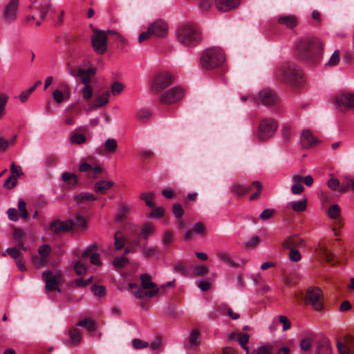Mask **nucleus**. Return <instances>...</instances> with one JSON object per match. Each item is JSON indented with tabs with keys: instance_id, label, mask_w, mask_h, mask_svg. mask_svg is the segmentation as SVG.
Instances as JSON below:
<instances>
[{
	"instance_id": "obj_1",
	"label": "nucleus",
	"mask_w": 354,
	"mask_h": 354,
	"mask_svg": "<svg viewBox=\"0 0 354 354\" xmlns=\"http://www.w3.org/2000/svg\"><path fill=\"white\" fill-rule=\"evenodd\" d=\"M295 49L301 59L310 64H317L322 58L324 46L317 37H302L297 40Z\"/></svg>"
},
{
	"instance_id": "obj_2",
	"label": "nucleus",
	"mask_w": 354,
	"mask_h": 354,
	"mask_svg": "<svg viewBox=\"0 0 354 354\" xmlns=\"http://www.w3.org/2000/svg\"><path fill=\"white\" fill-rule=\"evenodd\" d=\"M275 75L278 80L291 86L301 84L303 78L301 68L292 62L282 63L276 69Z\"/></svg>"
},
{
	"instance_id": "obj_3",
	"label": "nucleus",
	"mask_w": 354,
	"mask_h": 354,
	"mask_svg": "<svg viewBox=\"0 0 354 354\" xmlns=\"http://www.w3.org/2000/svg\"><path fill=\"white\" fill-rule=\"evenodd\" d=\"M225 55L219 47H210L205 49L201 57L200 64L201 67L207 71L215 69L225 62Z\"/></svg>"
},
{
	"instance_id": "obj_4",
	"label": "nucleus",
	"mask_w": 354,
	"mask_h": 354,
	"mask_svg": "<svg viewBox=\"0 0 354 354\" xmlns=\"http://www.w3.org/2000/svg\"><path fill=\"white\" fill-rule=\"evenodd\" d=\"M176 34L178 41L187 46L196 45L201 39L198 29L190 24H185L178 26Z\"/></svg>"
},
{
	"instance_id": "obj_5",
	"label": "nucleus",
	"mask_w": 354,
	"mask_h": 354,
	"mask_svg": "<svg viewBox=\"0 0 354 354\" xmlns=\"http://www.w3.org/2000/svg\"><path fill=\"white\" fill-rule=\"evenodd\" d=\"M278 128L277 122L272 118H264L259 125L257 130L258 138L261 141H266L272 138Z\"/></svg>"
},
{
	"instance_id": "obj_6",
	"label": "nucleus",
	"mask_w": 354,
	"mask_h": 354,
	"mask_svg": "<svg viewBox=\"0 0 354 354\" xmlns=\"http://www.w3.org/2000/svg\"><path fill=\"white\" fill-rule=\"evenodd\" d=\"M109 33L98 29H94L91 37V44L94 51L98 55H103L107 49V36Z\"/></svg>"
},
{
	"instance_id": "obj_7",
	"label": "nucleus",
	"mask_w": 354,
	"mask_h": 354,
	"mask_svg": "<svg viewBox=\"0 0 354 354\" xmlns=\"http://www.w3.org/2000/svg\"><path fill=\"white\" fill-rule=\"evenodd\" d=\"M62 274L60 271L53 273L50 270H45L42 273V279L45 281V288L46 291H57L61 292L59 286L62 282Z\"/></svg>"
},
{
	"instance_id": "obj_8",
	"label": "nucleus",
	"mask_w": 354,
	"mask_h": 354,
	"mask_svg": "<svg viewBox=\"0 0 354 354\" xmlns=\"http://www.w3.org/2000/svg\"><path fill=\"white\" fill-rule=\"evenodd\" d=\"M171 75L167 72H160L156 74L153 80L151 89L153 93H158L172 84Z\"/></svg>"
},
{
	"instance_id": "obj_9",
	"label": "nucleus",
	"mask_w": 354,
	"mask_h": 354,
	"mask_svg": "<svg viewBox=\"0 0 354 354\" xmlns=\"http://www.w3.org/2000/svg\"><path fill=\"white\" fill-rule=\"evenodd\" d=\"M335 105L342 112L348 110L354 111V94L350 93H339L335 97Z\"/></svg>"
},
{
	"instance_id": "obj_10",
	"label": "nucleus",
	"mask_w": 354,
	"mask_h": 354,
	"mask_svg": "<svg viewBox=\"0 0 354 354\" xmlns=\"http://www.w3.org/2000/svg\"><path fill=\"white\" fill-rule=\"evenodd\" d=\"M322 291L317 287H311L306 290V301L315 310H321L323 307L322 301Z\"/></svg>"
},
{
	"instance_id": "obj_11",
	"label": "nucleus",
	"mask_w": 354,
	"mask_h": 354,
	"mask_svg": "<svg viewBox=\"0 0 354 354\" xmlns=\"http://www.w3.org/2000/svg\"><path fill=\"white\" fill-rule=\"evenodd\" d=\"M184 96V91L180 87H174L161 94L160 102L164 104H174L180 101Z\"/></svg>"
},
{
	"instance_id": "obj_12",
	"label": "nucleus",
	"mask_w": 354,
	"mask_h": 354,
	"mask_svg": "<svg viewBox=\"0 0 354 354\" xmlns=\"http://www.w3.org/2000/svg\"><path fill=\"white\" fill-rule=\"evenodd\" d=\"M279 98L276 93L270 88H263L256 97V103L263 104L266 106L276 105L279 103Z\"/></svg>"
},
{
	"instance_id": "obj_13",
	"label": "nucleus",
	"mask_w": 354,
	"mask_h": 354,
	"mask_svg": "<svg viewBox=\"0 0 354 354\" xmlns=\"http://www.w3.org/2000/svg\"><path fill=\"white\" fill-rule=\"evenodd\" d=\"M140 281L142 289L145 290V297L152 298L160 292L157 284L151 281V277L145 273L140 275Z\"/></svg>"
},
{
	"instance_id": "obj_14",
	"label": "nucleus",
	"mask_w": 354,
	"mask_h": 354,
	"mask_svg": "<svg viewBox=\"0 0 354 354\" xmlns=\"http://www.w3.org/2000/svg\"><path fill=\"white\" fill-rule=\"evenodd\" d=\"M30 8L37 10L39 13V17L41 19H45L46 15L49 12L52 18L55 17V11L52 9V4L50 1H34L30 6Z\"/></svg>"
},
{
	"instance_id": "obj_15",
	"label": "nucleus",
	"mask_w": 354,
	"mask_h": 354,
	"mask_svg": "<svg viewBox=\"0 0 354 354\" xmlns=\"http://www.w3.org/2000/svg\"><path fill=\"white\" fill-rule=\"evenodd\" d=\"M19 4V0H10L6 6L3 10V19L6 23L10 24L16 20Z\"/></svg>"
},
{
	"instance_id": "obj_16",
	"label": "nucleus",
	"mask_w": 354,
	"mask_h": 354,
	"mask_svg": "<svg viewBox=\"0 0 354 354\" xmlns=\"http://www.w3.org/2000/svg\"><path fill=\"white\" fill-rule=\"evenodd\" d=\"M151 36L156 37H164L167 34L168 26L163 20L159 19L153 22L148 27Z\"/></svg>"
},
{
	"instance_id": "obj_17",
	"label": "nucleus",
	"mask_w": 354,
	"mask_h": 354,
	"mask_svg": "<svg viewBox=\"0 0 354 354\" xmlns=\"http://www.w3.org/2000/svg\"><path fill=\"white\" fill-rule=\"evenodd\" d=\"M75 226L74 221L68 220L65 221H59L58 220L53 221L50 225V229L55 234L60 232H67L73 229Z\"/></svg>"
},
{
	"instance_id": "obj_18",
	"label": "nucleus",
	"mask_w": 354,
	"mask_h": 354,
	"mask_svg": "<svg viewBox=\"0 0 354 354\" xmlns=\"http://www.w3.org/2000/svg\"><path fill=\"white\" fill-rule=\"evenodd\" d=\"M96 71L97 70L95 67H90L86 70L78 68L75 73H72V75L80 77L82 83L84 85H86L90 84L91 80L95 75Z\"/></svg>"
},
{
	"instance_id": "obj_19",
	"label": "nucleus",
	"mask_w": 354,
	"mask_h": 354,
	"mask_svg": "<svg viewBox=\"0 0 354 354\" xmlns=\"http://www.w3.org/2000/svg\"><path fill=\"white\" fill-rule=\"evenodd\" d=\"M328 216L334 221L335 225L341 227L344 225L343 218L341 216V208L337 204H333L328 209Z\"/></svg>"
},
{
	"instance_id": "obj_20",
	"label": "nucleus",
	"mask_w": 354,
	"mask_h": 354,
	"mask_svg": "<svg viewBox=\"0 0 354 354\" xmlns=\"http://www.w3.org/2000/svg\"><path fill=\"white\" fill-rule=\"evenodd\" d=\"M96 246L95 245H91L88 246L83 252H82V257L83 258H90V262L96 266H101L102 262L100 261V254L95 252Z\"/></svg>"
},
{
	"instance_id": "obj_21",
	"label": "nucleus",
	"mask_w": 354,
	"mask_h": 354,
	"mask_svg": "<svg viewBox=\"0 0 354 354\" xmlns=\"http://www.w3.org/2000/svg\"><path fill=\"white\" fill-rule=\"evenodd\" d=\"M277 23L279 25L292 29L298 25V17L295 15H280L277 18Z\"/></svg>"
},
{
	"instance_id": "obj_22",
	"label": "nucleus",
	"mask_w": 354,
	"mask_h": 354,
	"mask_svg": "<svg viewBox=\"0 0 354 354\" xmlns=\"http://www.w3.org/2000/svg\"><path fill=\"white\" fill-rule=\"evenodd\" d=\"M281 244L283 248L290 250L292 248L302 247L304 245V240L296 235H292L287 237Z\"/></svg>"
},
{
	"instance_id": "obj_23",
	"label": "nucleus",
	"mask_w": 354,
	"mask_h": 354,
	"mask_svg": "<svg viewBox=\"0 0 354 354\" xmlns=\"http://www.w3.org/2000/svg\"><path fill=\"white\" fill-rule=\"evenodd\" d=\"M240 0H215L217 9L222 12H227L238 7Z\"/></svg>"
},
{
	"instance_id": "obj_24",
	"label": "nucleus",
	"mask_w": 354,
	"mask_h": 354,
	"mask_svg": "<svg viewBox=\"0 0 354 354\" xmlns=\"http://www.w3.org/2000/svg\"><path fill=\"white\" fill-rule=\"evenodd\" d=\"M339 354H354V339L348 337L344 343L337 342Z\"/></svg>"
},
{
	"instance_id": "obj_25",
	"label": "nucleus",
	"mask_w": 354,
	"mask_h": 354,
	"mask_svg": "<svg viewBox=\"0 0 354 354\" xmlns=\"http://www.w3.org/2000/svg\"><path fill=\"white\" fill-rule=\"evenodd\" d=\"M70 339L65 342V344L70 347L78 346L82 339L81 332L76 328H73L69 330L68 333Z\"/></svg>"
},
{
	"instance_id": "obj_26",
	"label": "nucleus",
	"mask_w": 354,
	"mask_h": 354,
	"mask_svg": "<svg viewBox=\"0 0 354 354\" xmlns=\"http://www.w3.org/2000/svg\"><path fill=\"white\" fill-rule=\"evenodd\" d=\"M317 140L313 136L311 131L304 130L301 135V143L305 148H310L316 145Z\"/></svg>"
},
{
	"instance_id": "obj_27",
	"label": "nucleus",
	"mask_w": 354,
	"mask_h": 354,
	"mask_svg": "<svg viewBox=\"0 0 354 354\" xmlns=\"http://www.w3.org/2000/svg\"><path fill=\"white\" fill-rule=\"evenodd\" d=\"M315 354H332L331 344L330 342L324 339L318 342Z\"/></svg>"
},
{
	"instance_id": "obj_28",
	"label": "nucleus",
	"mask_w": 354,
	"mask_h": 354,
	"mask_svg": "<svg viewBox=\"0 0 354 354\" xmlns=\"http://www.w3.org/2000/svg\"><path fill=\"white\" fill-rule=\"evenodd\" d=\"M252 189L251 186H244L241 184L236 183L230 187V189L232 194L238 196H243Z\"/></svg>"
},
{
	"instance_id": "obj_29",
	"label": "nucleus",
	"mask_w": 354,
	"mask_h": 354,
	"mask_svg": "<svg viewBox=\"0 0 354 354\" xmlns=\"http://www.w3.org/2000/svg\"><path fill=\"white\" fill-rule=\"evenodd\" d=\"M131 208L126 204H121L120 206L119 212L115 216L117 222H122L127 218L128 214L131 212Z\"/></svg>"
},
{
	"instance_id": "obj_30",
	"label": "nucleus",
	"mask_w": 354,
	"mask_h": 354,
	"mask_svg": "<svg viewBox=\"0 0 354 354\" xmlns=\"http://www.w3.org/2000/svg\"><path fill=\"white\" fill-rule=\"evenodd\" d=\"M76 326L85 328L89 333H93L96 329L95 322L91 319L80 320L76 323Z\"/></svg>"
},
{
	"instance_id": "obj_31",
	"label": "nucleus",
	"mask_w": 354,
	"mask_h": 354,
	"mask_svg": "<svg viewBox=\"0 0 354 354\" xmlns=\"http://www.w3.org/2000/svg\"><path fill=\"white\" fill-rule=\"evenodd\" d=\"M114 183L112 180H100L95 183L94 190L95 192H101L111 189Z\"/></svg>"
},
{
	"instance_id": "obj_32",
	"label": "nucleus",
	"mask_w": 354,
	"mask_h": 354,
	"mask_svg": "<svg viewBox=\"0 0 354 354\" xmlns=\"http://www.w3.org/2000/svg\"><path fill=\"white\" fill-rule=\"evenodd\" d=\"M155 232V227L150 223H145L140 232V236L147 240L149 236L152 235Z\"/></svg>"
},
{
	"instance_id": "obj_33",
	"label": "nucleus",
	"mask_w": 354,
	"mask_h": 354,
	"mask_svg": "<svg viewBox=\"0 0 354 354\" xmlns=\"http://www.w3.org/2000/svg\"><path fill=\"white\" fill-rule=\"evenodd\" d=\"M273 346L270 344H264L259 346L252 352L249 354H273Z\"/></svg>"
},
{
	"instance_id": "obj_34",
	"label": "nucleus",
	"mask_w": 354,
	"mask_h": 354,
	"mask_svg": "<svg viewBox=\"0 0 354 354\" xmlns=\"http://www.w3.org/2000/svg\"><path fill=\"white\" fill-rule=\"evenodd\" d=\"M292 209L297 212H301L306 210L307 207V198L304 197L303 199L297 201H292L290 203Z\"/></svg>"
},
{
	"instance_id": "obj_35",
	"label": "nucleus",
	"mask_w": 354,
	"mask_h": 354,
	"mask_svg": "<svg viewBox=\"0 0 354 354\" xmlns=\"http://www.w3.org/2000/svg\"><path fill=\"white\" fill-rule=\"evenodd\" d=\"M114 247L116 250H120L124 246L126 239L122 233L118 231L114 234Z\"/></svg>"
},
{
	"instance_id": "obj_36",
	"label": "nucleus",
	"mask_w": 354,
	"mask_h": 354,
	"mask_svg": "<svg viewBox=\"0 0 354 354\" xmlns=\"http://www.w3.org/2000/svg\"><path fill=\"white\" fill-rule=\"evenodd\" d=\"M7 254H8L10 257L13 258L15 261L21 257H22L23 254L17 248H8L5 252L1 254V256L5 257Z\"/></svg>"
},
{
	"instance_id": "obj_37",
	"label": "nucleus",
	"mask_w": 354,
	"mask_h": 354,
	"mask_svg": "<svg viewBox=\"0 0 354 354\" xmlns=\"http://www.w3.org/2000/svg\"><path fill=\"white\" fill-rule=\"evenodd\" d=\"M140 199L144 201L147 206L149 207H154L156 204L153 201L154 194L153 192H144L140 196Z\"/></svg>"
},
{
	"instance_id": "obj_38",
	"label": "nucleus",
	"mask_w": 354,
	"mask_h": 354,
	"mask_svg": "<svg viewBox=\"0 0 354 354\" xmlns=\"http://www.w3.org/2000/svg\"><path fill=\"white\" fill-rule=\"evenodd\" d=\"M110 96V91H106L102 94L97 95V104L94 105L95 107H101L106 105L109 102Z\"/></svg>"
},
{
	"instance_id": "obj_39",
	"label": "nucleus",
	"mask_w": 354,
	"mask_h": 354,
	"mask_svg": "<svg viewBox=\"0 0 354 354\" xmlns=\"http://www.w3.org/2000/svg\"><path fill=\"white\" fill-rule=\"evenodd\" d=\"M73 198L77 202H82L84 201H95L97 199L95 195L88 192H81L76 194L74 195Z\"/></svg>"
},
{
	"instance_id": "obj_40",
	"label": "nucleus",
	"mask_w": 354,
	"mask_h": 354,
	"mask_svg": "<svg viewBox=\"0 0 354 354\" xmlns=\"http://www.w3.org/2000/svg\"><path fill=\"white\" fill-rule=\"evenodd\" d=\"M199 335L200 332L198 329H194L191 331L188 339L191 346L197 347L200 344V341L198 340Z\"/></svg>"
},
{
	"instance_id": "obj_41",
	"label": "nucleus",
	"mask_w": 354,
	"mask_h": 354,
	"mask_svg": "<svg viewBox=\"0 0 354 354\" xmlns=\"http://www.w3.org/2000/svg\"><path fill=\"white\" fill-rule=\"evenodd\" d=\"M62 178L71 186L75 185L78 182L77 176L73 173L64 172Z\"/></svg>"
},
{
	"instance_id": "obj_42",
	"label": "nucleus",
	"mask_w": 354,
	"mask_h": 354,
	"mask_svg": "<svg viewBox=\"0 0 354 354\" xmlns=\"http://www.w3.org/2000/svg\"><path fill=\"white\" fill-rule=\"evenodd\" d=\"M10 176L17 180L24 173L20 165H16L15 162H12L10 165Z\"/></svg>"
},
{
	"instance_id": "obj_43",
	"label": "nucleus",
	"mask_w": 354,
	"mask_h": 354,
	"mask_svg": "<svg viewBox=\"0 0 354 354\" xmlns=\"http://www.w3.org/2000/svg\"><path fill=\"white\" fill-rule=\"evenodd\" d=\"M9 100V95L6 93H0V119H2L5 115L6 104Z\"/></svg>"
},
{
	"instance_id": "obj_44",
	"label": "nucleus",
	"mask_w": 354,
	"mask_h": 354,
	"mask_svg": "<svg viewBox=\"0 0 354 354\" xmlns=\"http://www.w3.org/2000/svg\"><path fill=\"white\" fill-rule=\"evenodd\" d=\"M313 339L307 337L301 339L299 348L302 352H308L311 349Z\"/></svg>"
},
{
	"instance_id": "obj_45",
	"label": "nucleus",
	"mask_w": 354,
	"mask_h": 354,
	"mask_svg": "<svg viewBox=\"0 0 354 354\" xmlns=\"http://www.w3.org/2000/svg\"><path fill=\"white\" fill-rule=\"evenodd\" d=\"M249 335L248 333L241 334L238 342L240 346L245 351L246 354L250 353L249 348L247 346V344L249 342Z\"/></svg>"
},
{
	"instance_id": "obj_46",
	"label": "nucleus",
	"mask_w": 354,
	"mask_h": 354,
	"mask_svg": "<svg viewBox=\"0 0 354 354\" xmlns=\"http://www.w3.org/2000/svg\"><path fill=\"white\" fill-rule=\"evenodd\" d=\"M104 146L107 153H113L118 147L117 141L113 138H109L105 141Z\"/></svg>"
},
{
	"instance_id": "obj_47",
	"label": "nucleus",
	"mask_w": 354,
	"mask_h": 354,
	"mask_svg": "<svg viewBox=\"0 0 354 354\" xmlns=\"http://www.w3.org/2000/svg\"><path fill=\"white\" fill-rule=\"evenodd\" d=\"M252 187L255 188L256 192L250 196L249 199L250 201H254L258 198L261 194L263 188L261 183L259 180H254L252 183Z\"/></svg>"
},
{
	"instance_id": "obj_48",
	"label": "nucleus",
	"mask_w": 354,
	"mask_h": 354,
	"mask_svg": "<svg viewBox=\"0 0 354 354\" xmlns=\"http://www.w3.org/2000/svg\"><path fill=\"white\" fill-rule=\"evenodd\" d=\"M32 262L35 267L41 268L46 266L48 264V259L41 256L35 255L32 258Z\"/></svg>"
},
{
	"instance_id": "obj_49",
	"label": "nucleus",
	"mask_w": 354,
	"mask_h": 354,
	"mask_svg": "<svg viewBox=\"0 0 354 354\" xmlns=\"http://www.w3.org/2000/svg\"><path fill=\"white\" fill-rule=\"evenodd\" d=\"M17 207L19 211L20 218L22 219L26 218L28 216V212L26 209V203H25V201H24L21 198L19 199Z\"/></svg>"
},
{
	"instance_id": "obj_50",
	"label": "nucleus",
	"mask_w": 354,
	"mask_h": 354,
	"mask_svg": "<svg viewBox=\"0 0 354 354\" xmlns=\"http://www.w3.org/2000/svg\"><path fill=\"white\" fill-rule=\"evenodd\" d=\"M339 180L335 178L333 175L330 176V178L327 181V186L332 191H337L339 187Z\"/></svg>"
},
{
	"instance_id": "obj_51",
	"label": "nucleus",
	"mask_w": 354,
	"mask_h": 354,
	"mask_svg": "<svg viewBox=\"0 0 354 354\" xmlns=\"http://www.w3.org/2000/svg\"><path fill=\"white\" fill-rule=\"evenodd\" d=\"M51 248L48 244H43L39 246L38 249V253L39 256L43 257L47 259H48V257L50 254Z\"/></svg>"
},
{
	"instance_id": "obj_52",
	"label": "nucleus",
	"mask_w": 354,
	"mask_h": 354,
	"mask_svg": "<svg viewBox=\"0 0 354 354\" xmlns=\"http://www.w3.org/2000/svg\"><path fill=\"white\" fill-rule=\"evenodd\" d=\"M340 59V53L338 50H336L333 54L331 55L328 62L326 64V66H336Z\"/></svg>"
},
{
	"instance_id": "obj_53",
	"label": "nucleus",
	"mask_w": 354,
	"mask_h": 354,
	"mask_svg": "<svg viewBox=\"0 0 354 354\" xmlns=\"http://www.w3.org/2000/svg\"><path fill=\"white\" fill-rule=\"evenodd\" d=\"M25 238V232L21 228L13 227V239L15 241H23Z\"/></svg>"
},
{
	"instance_id": "obj_54",
	"label": "nucleus",
	"mask_w": 354,
	"mask_h": 354,
	"mask_svg": "<svg viewBox=\"0 0 354 354\" xmlns=\"http://www.w3.org/2000/svg\"><path fill=\"white\" fill-rule=\"evenodd\" d=\"M129 260L124 256L115 257L113 261V264L115 268H124Z\"/></svg>"
},
{
	"instance_id": "obj_55",
	"label": "nucleus",
	"mask_w": 354,
	"mask_h": 354,
	"mask_svg": "<svg viewBox=\"0 0 354 354\" xmlns=\"http://www.w3.org/2000/svg\"><path fill=\"white\" fill-rule=\"evenodd\" d=\"M86 140V136L83 133H74L71 137V142L77 145L84 143Z\"/></svg>"
},
{
	"instance_id": "obj_56",
	"label": "nucleus",
	"mask_w": 354,
	"mask_h": 354,
	"mask_svg": "<svg viewBox=\"0 0 354 354\" xmlns=\"http://www.w3.org/2000/svg\"><path fill=\"white\" fill-rule=\"evenodd\" d=\"M132 346L135 349H142L149 346V343L147 342L143 341L140 339H133L131 341Z\"/></svg>"
},
{
	"instance_id": "obj_57",
	"label": "nucleus",
	"mask_w": 354,
	"mask_h": 354,
	"mask_svg": "<svg viewBox=\"0 0 354 354\" xmlns=\"http://www.w3.org/2000/svg\"><path fill=\"white\" fill-rule=\"evenodd\" d=\"M151 113L149 109H141L137 113V118L142 122H145L150 118Z\"/></svg>"
},
{
	"instance_id": "obj_58",
	"label": "nucleus",
	"mask_w": 354,
	"mask_h": 354,
	"mask_svg": "<svg viewBox=\"0 0 354 354\" xmlns=\"http://www.w3.org/2000/svg\"><path fill=\"white\" fill-rule=\"evenodd\" d=\"M209 269L205 266H197L193 270V274L196 277L203 276L207 274Z\"/></svg>"
},
{
	"instance_id": "obj_59",
	"label": "nucleus",
	"mask_w": 354,
	"mask_h": 354,
	"mask_svg": "<svg viewBox=\"0 0 354 354\" xmlns=\"http://www.w3.org/2000/svg\"><path fill=\"white\" fill-rule=\"evenodd\" d=\"M82 93L84 99L90 100L93 96V88L90 84L84 85L82 89Z\"/></svg>"
},
{
	"instance_id": "obj_60",
	"label": "nucleus",
	"mask_w": 354,
	"mask_h": 354,
	"mask_svg": "<svg viewBox=\"0 0 354 354\" xmlns=\"http://www.w3.org/2000/svg\"><path fill=\"white\" fill-rule=\"evenodd\" d=\"M320 254L327 261L328 263H331L333 261V254L329 252L326 247L320 246Z\"/></svg>"
},
{
	"instance_id": "obj_61",
	"label": "nucleus",
	"mask_w": 354,
	"mask_h": 354,
	"mask_svg": "<svg viewBox=\"0 0 354 354\" xmlns=\"http://www.w3.org/2000/svg\"><path fill=\"white\" fill-rule=\"evenodd\" d=\"M91 291L94 295L100 297L106 295V288L103 286H93Z\"/></svg>"
},
{
	"instance_id": "obj_62",
	"label": "nucleus",
	"mask_w": 354,
	"mask_h": 354,
	"mask_svg": "<svg viewBox=\"0 0 354 354\" xmlns=\"http://www.w3.org/2000/svg\"><path fill=\"white\" fill-rule=\"evenodd\" d=\"M157 252V250L155 247H145L143 246L142 255L145 258L148 259L154 256Z\"/></svg>"
},
{
	"instance_id": "obj_63",
	"label": "nucleus",
	"mask_w": 354,
	"mask_h": 354,
	"mask_svg": "<svg viewBox=\"0 0 354 354\" xmlns=\"http://www.w3.org/2000/svg\"><path fill=\"white\" fill-rule=\"evenodd\" d=\"M74 270L77 275H82L86 272V268L81 261H78L74 265Z\"/></svg>"
},
{
	"instance_id": "obj_64",
	"label": "nucleus",
	"mask_w": 354,
	"mask_h": 354,
	"mask_svg": "<svg viewBox=\"0 0 354 354\" xmlns=\"http://www.w3.org/2000/svg\"><path fill=\"white\" fill-rule=\"evenodd\" d=\"M174 270L175 272L185 275L187 273V267L182 262L179 261L174 265Z\"/></svg>"
}]
</instances>
